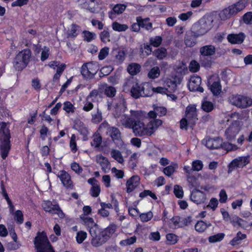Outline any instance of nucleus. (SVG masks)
Returning <instances> with one entry per match:
<instances>
[{"mask_svg":"<svg viewBox=\"0 0 252 252\" xmlns=\"http://www.w3.org/2000/svg\"><path fill=\"white\" fill-rule=\"evenodd\" d=\"M246 238V235L242 233L240 231L238 232L236 236L234 237L233 239L230 242V244L233 246H236L240 243L241 240L245 239Z\"/></svg>","mask_w":252,"mask_h":252,"instance_id":"e433bc0d","label":"nucleus"},{"mask_svg":"<svg viewBox=\"0 0 252 252\" xmlns=\"http://www.w3.org/2000/svg\"><path fill=\"white\" fill-rule=\"evenodd\" d=\"M79 28L76 25H71L67 32V37L75 38L79 33Z\"/></svg>","mask_w":252,"mask_h":252,"instance_id":"2f4dec72","label":"nucleus"},{"mask_svg":"<svg viewBox=\"0 0 252 252\" xmlns=\"http://www.w3.org/2000/svg\"><path fill=\"white\" fill-rule=\"evenodd\" d=\"M109 133L112 138L114 141L119 140L121 137V133L119 129L115 127H111L109 128Z\"/></svg>","mask_w":252,"mask_h":252,"instance_id":"a19ab883","label":"nucleus"},{"mask_svg":"<svg viewBox=\"0 0 252 252\" xmlns=\"http://www.w3.org/2000/svg\"><path fill=\"white\" fill-rule=\"evenodd\" d=\"M154 55L158 59L162 60L166 56V50L164 48L158 49L155 51Z\"/></svg>","mask_w":252,"mask_h":252,"instance_id":"13d9d810","label":"nucleus"},{"mask_svg":"<svg viewBox=\"0 0 252 252\" xmlns=\"http://www.w3.org/2000/svg\"><path fill=\"white\" fill-rule=\"evenodd\" d=\"M201 108L205 112H210L214 109V105L210 101L204 100L202 102Z\"/></svg>","mask_w":252,"mask_h":252,"instance_id":"37998d69","label":"nucleus"},{"mask_svg":"<svg viewBox=\"0 0 252 252\" xmlns=\"http://www.w3.org/2000/svg\"><path fill=\"white\" fill-rule=\"evenodd\" d=\"M93 101L86 98V99L83 102L82 109L86 112H89L93 109L94 105Z\"/></svg>","mask_w":252,"mask_h":252,"instance_id":"58836bf2","label":"nucleus"},{"mask_svg":"<svg viewBox=\"0 0 252 252\" xmlns=\"http://www.w3.org/2000/svg\"><path fill=\"white\" fill-rule=\"evenodd\" d=\"M249 157H241L233 160L229 164L230 168H242L249 163Z\"/></svg>","mask_w":252,"mask_h":252,"instance_id":"412c9836","label":"nucleus"},{"mask_svg":"<svg viewBox=\"0 0 252 252\" xmlns=\"http://www.w3.org/2000/svg\"><path fill=\"white\" fill-rule=\"evenodd\" d=\"M162 41V38L159 36H157L152 37L150 39L151 44L154 47H158L160 45Z\"/></svg>","mask_w":252,"mask_h":252,"instance_id":"0e129e2a","label":"nucleus"},{"mask_svg":"<svg viewBox=\"0 0 252 252\" xmlns=\"http://www.w3.org/2000/svg\"><path fill=\"white\" fill-rule=\"evenodd\" d=\"M201 83V79L198 76H192L190 77L189 83L188 87L189 90L192 92L197 91L201 93L203 92V89L200 87Z\"/></svg>","mask_w":252,"mask_h":252,"instance_id":"ddd939ff","label":"nucleus"},{"mask_svg":"<svg viewBox=\"0 0 252 252\" xmlns=\"http://www.w3.org/2000/svg\"><path fill=\"white\" fill-rule=\"evenodd\" d=\"M81 219L85 224L88 226V227L89 228V232L90 234L92 229L94 227H95L96 229H98L97 225L96 224L94 220L92 218L87 216H84L81 217Z\"/></svg>","mask_w":252,"mask_h":252,"instance_id":"c756f323","label":"nucleus"},{"mask_svg":"<svg viewBox=\"0 0 252 252\" xmlns=\"http://www.w3.org/2000/svg\"><path fill=\"white\" fill-rule=\"evenodd\" d=\"M88 182L92 186L90 190V194L94 197H98L101 190L98 182L94 178H92L88 179Z\"/></svg>","mask_w":252,"mask_h":252,"instance_id":"6ab92c4d","label":"nucleus"},{"mask_svg":"<svg viewBox=\"0 0 252 252\" xmlns=\"http://www.w3.org/2000/svg\"><path fill=\"white\" fill-rule=\"evenodd\" d=\"M112 28L115 31L121 32L126 31L128 29V26L126 24H122L115 22L113 23Z\"/></svg>","mask_w":252,"mask_h":252,"instance_id":"c9c22d12","label":"nucleus"},{"mask_svg":"<svg viewBox=\"0 0 252 252\" xmlns=\"http://www.w3.org/2000/svg\"><path fill=\"white\" fill-rule=\"evenodd\" d=\"M174 193L177 198H182L184 196L182 187L177 185H175L174 187Z\"/></svg>","mask_w":252,"mask_h":252,"instance_id":"864d4df0","label":"nucleus"},{"mask_svg":"<svg viewBox=\"0 0 252 252\" xmlns=\"http://www.w3.org/2000/svg\"><path fill=\"white\" fill-rule=\"evenodd\" d=\"M84 39L87 42H91L96 38V34L89 31L83 32Z\"/></svg>","mask_w":252,"mask_h":252,"instance_id":"09e8293b","label":"nucleus"},{"mask_svg":"<svg viewBox=\"0 0 252 252\" xmlns=\"http://www.w3.org/2000/svg\"><path fill=\"white\" fill-rule=\"evenodd\" d=\"M111 156L120 163H123L124 159L121 152L118 150L112 149L110 153Z\"/></svg>","mask_w":252,"mask_h":252,"instance_id":"f704fd0d","label":"nucleus"},{"mask_svg":"<svg viewBox=\"0 0 252 252\" xmlns=\"http://www.w3.org/2000/svg\"><path fill=\"white\" fill-rule=\"evenodd\" d=\"M34 244L37 252H54L45 232H38Z\"/></svg>","mask_w":252,"mask_h":252,"instance_id":"20e7f679","label":"nucleus"},{"mask_svg":"<svg viewBox=\"0 0 252 252\" xmlns=\"http://www.w3.org/2000/svg\"><path fill=\"white\" fill-rule=\"evenodd\" d=\"M100 39L102 42L107 43L110 41V33L107 30H104L100 34Z\"/></svg>","mask_w":252,"mask_h":252,"instance_id":"052dcab7","label":"nucleus"},{"mask_svg":"<svg viewBox=\"0 0 252 252\" xmlns=\"http://www.w3.org/2000/svg\"><path fill=\"white\" fill-rule=\"evenodd\" d=\"M246 35L243 32L238 34H229L227 39L229 42L233 44H241L245 39Z\"/></svg>","mask_w":252,"mask_h":252,"instance_id":"5701e85b","label":"nucleus"},{"mask_svg":"<svg viewBox=\"0 0 252 252\" xmlns=\"http://www.w3.org/2000/svg\"><path fill=\"white\" fill-rule=\"evenodd\" d=\"M126 7V5L124 4H117L113 7V10L115 13L120 14L125 10Z\"/></svg>","mask_w":252,"mask_h":252,"instance_id":"8fccbe9b","label":"nucleus"},{"mask_svg":"<svg viewBox=\"0 0 252 252\" xmlns=\"http://www.w3.org/2000/svg\"><path fill=\"white\" fill-rule=\"evenodd\" d=\"M98 70L97 64L95 63L89 62L84 63L81 67V74L86 78H92Z\"/></svg>","mask_w":252,"mask_h":252,"instance_id":"1a4fd4ad","label":"nucleus"},{"mask_svg":"<svg viewBox=\"0 0 252 252\" xmlns=\"http://www.w3.org/2000/svg\"><path fill=\"white\" fill-rule=\"evenodd\" d=\"M136 237L135 236L120 241V245L122 246H126L132 245L136 242Z\"/></svg>","mask_w":252,"mask_h":252,"instance_id":"de8ad7c7","label":"nucleus"},{"mask_svg":"<svg viewBox=\"0 0 252 252\" xmlns=\"http://www.w3.org/2000/svg\"><path fill=\"white\" fill-rule=\"evenodd\" d=\"M87 234L85 231H80L78 232L76 237L77 242L79 244L82 243L87 238Z\"/></svg>","mask_w":252,"mask_h":252,"instance_id":"680f3d73","label":"nucleus"},{"mask_svg":"<svg viewBox=\"0 0 252 252\" xmlns=\"http://www.w3.org/2000/svg\"><path fill=\"white\" fill-rule=\"evenodd\" d=\"M149 21V18H142L141 17L136 18V22L139 23L140 27L145 28L146 30H149L152 28V24Z\"/></svg>","mask_w":252,"mask_h":252,"instance_id":"a878e982","label":"nucleus"},{"mask_svg":"<svg viewBox=\"0 0 252 252\" xmlns=\"http://www.w3.org/2000/svg\"><path fill=\"white\" fill-rule=\"evenodd\" d=\"M0 140L2 141V143L0 147V154L2 159H5L8 156L10 149V137L9 130L6 127L5 123L0 124Z\"/></svg>","mask_w":252,"mask_h":252,"instance_id":"7ed1b4c3","label":"nucleus"},{"mask_svg":"<svg viewBox=\"0 0 252 252\" xmlns=\"http://www.w3.org/2000/svg\"><path fill=\"white\" fill-rule=\"evenodd\" d=\"M164 86L167 89V92H174L177 88V84L175 79H166L164 81Z\"/></svg>","mask_w":252,"mask_h":252,"instance_id":"cd10ccee","label":"nucleus"},{"mask_svg":"<svg viewBox=\"0 0 252 252\" xmlns=\"http://www.w3.org/2000/svg\"><path fill=\"white\" fill-rule=\"evenodd\" d=\"M118 103H114L115 109V117L117 120H119L123 126L132 129L133 133L136 136H150L162 124L161 120L156 119L151 120L147 125H145L142 122L128 118L126 115H121L119 112H124L126 109V101L124 98H120L118 99Z\"/></svg>","mask_w":252,"mask_h":252,"instance_id":"f257e3e1","label":"nucleus"},{"mask_svg":"<svg viewBox=\"0 0 252 252\" xmlns=\"http://www.w3.org/2000/svg\"><path fill=\"white\" fill-rule=\"evenodd\" d=\"M116 89L111 86L106 87L104 90V94L108 97H113L116 94Z\"/></svg>","mask_w":252,"mask_h":252,"instance_id":"e2e57ef3","label":"nucleus"},{"mask_svg":"<svg viewBox=\"0 0 252 252\" xmlns=\"http://www.w3.org/2000/svg\"><path fill=\"white\" fill-rule=\"evenodd\" d=\"M209 30V28L206 27V24H204L201 26L198 31L197 35L193 34H187L185 38V44L188 47H192L196 44V36L204 34Z\"/></svg>","mask_w":252,"mask_h":252,"instance_id":"9d476101","label":"nucleus"},{"mask_svg":"<svg viewBox=\"0 0 252 252\" xmlns=\"http://www.w3.org/2000/svg\"><path fill=\"white\" fill-rule=\"evenodd\" d=\"M203 143L209 149L219 148L221 145V142L219 138L206 137L203 140Z\"/></svg>","mask_w":252,"mask_h":252,"instance_id":"4be33fe9","label":"nucleus"},{"mask_svg":"<svg viewBox=\"0 0 252 252\" xmlns=\"http://www.w3.org/2000/svg\"><path fill=\"white\" fill-rule=\"evenodd\" d=\"M116 230V225L115 224H110L102 231L99 228L94 227L91 231L92 245L94 247L102 245L114 234Z\"/></svg>","mask_w":252,"mask_h":252,"instance_id":"f03ea898","label":"nucleus"},{"mask_svg":"<svg viewBox=\"0 0 252 252\" xmlns=\"http://www.w3.org/2000/svg\"><path fill=\"white\" fill-rule=\"evenodd\" d=\"M240 128L237 124L233 123L225 130V135L228 140H232L235 139L236 136L238 133Z\"/></svg>","mask_w":252,"mask_h":252,"instance_id":"aec40b11","label":"nucleus"},{"mask_svg":"<svg viewBox=\"0 0 252 252\" xmlns=\"http://www.w3.org/2000/svg\"><path fill=\"white\" fill-rule=\"evenodd\" d=\"M185 117L188 120L189 124L191 126L195 124L198 120L195 105H190L186 108Z\"/></svg>","mask_w":252,"mask_h":252,"instance_id":"f8f14e48","label":"nucleus"},{"mask_svg":"<svg viewBox=\"0 0 252 252\" xmlns=\"http://www.w3.org/2000/svg\"><path fill=\"white\" fill-rule=\"evenodd\" d=\"M96 161L101 166L102 169L105 172L107 169L110 168V164L106 158L102 156H98L96 157Z\"/></svg>","mask_w":252,"mask_h":252,"instance_id":"393cba45","label":"nucleus"},{"mask_svg":"<svg viewBox=\"0 0 252 252\" xmlns=\"http://www.w3.org/2000/svg\"><path fill=\"white\" fill-rule=\"evenodd\" d=\"M228 100L231 104L240 108H246L252 105V98L244 95L233 94L229 97Z\"/></svg>","mask_w":252,"mask_h":252,"instance_id":"423d86ee","label":"nucleus"},{"mask_svg":"<svg viewBox=\"0 0 252 252\" xmlns=\"http://www.w3.org/2000/svg\"><path fill=\"white\" fill-rule=\"evenodd\" d=\"M190 199L196 204L203 203L206 199L205 193L199 190H195L192 191L190 194Z\"/></svg>","mask_w":252,"mask_h":252,"instance_id":"dca6fc26","label":"nucleus"},{"mask_svg":"<svg viewBox=\"0 0 252 252\" xmlns=\"http://www.w3.org/2000/svg\"><path fill=\"white\" fill-rule=\"evenodd\" d=\"M189 67L190 71L196 72L199 69V64L196 61H192L190 62Z\"/></svg>","mask_w":252,"mask_h":252,"instance_id":"338daca9","label":"nucleus"},{"mask_svg":"<svg viewBox=\"0 0 252 252\" xmlns=\"http://www.w3.org/2000/svg\"><path fill=\"white\" fill-rule=\"evenodd\" d=\"M216 48L212 45H207L200 48V54L204 57H210L214 55L216 52Z\"/></svg>","mask_w":252,"mask_h":252,"instance_id":"b1692460","label":"nucleus"},{"mask_svg":"<svg viewBox=\"0 0 252 252\" xmlns=\"http://www.w3.org/2000/svg\"><path fill=\"white\" fill-rule=\"evenodd\" d=\"M224 237V234L222 233L211 236L209 237L208 240L210 243H216L222 240Z\"/></svg>","mask_w":252,"mask_h":252,"instance_id":"49530a36","label":"nucleus"},{"mask_svg":"<svg viewBox=\"0 0 252 252\" xmlns=\"http://www.w3.org/2000/svg\"><path fill=\"white\" fill-rule=\"evenodd\" d=\"M183 170L185 172L187 180L189 184L192 187L198 185L197 179L196 176L191 172L190 167L189 165H185Z\"/></svg>","mask_w":252,"mask_h":252,"instance_id":"2eb2a0df","label":"nucleus"},{"mask_svg":"<svg viewBox=\"0 0 252 252\" xmlns=\"http://www.w3.org/2000/svg\"><path fill=\"white\" fill-rule=\"evenodd\" d=\"M14 218L18 223L22 224L23 223L24 216L21 211H16L14 214Z\"/></svg>","mask_w":252,"mask_h":252,"instance_id":"3c124183","label":"nucleus"},{"mask_svg":"<svg viewBox=\"0 0 252 252\" xmlns=\"http://www.w3.org/2000/svg\"><path fill=\"white\" fill-rule=\"evenodd\" d=\"M50 54V49L49 47L44 46L42 49V52L41 54V60L43 62L46 60L49 56Z\"/></svg>","mask_w":252,"mask_h":252,"instance_id":"bf43d9fd","label":"nucleus"},{"mask_svg":"<svg viewBox=\"0 0 252 252\" xmlns=\"http://www.w3.org/2000/svg\"><path fill=\"white\" fill-rule=\"evenodd\" d=\"M140 177L137 175H134L129 178L126 182V191L127 193L132 192L140 184Z\"/></svg>","mask_w":252,"mask_h":252,"instance_id":"4468645a","label":"nucleus"},{"mask_svg":"<svg viewBox=\"0 0 252 252\" xmlns=\"http://www.w3.org/2000/svg\"><path fill=\"white\" fill-rule=\"evenodd\" d=\"M203 162L200 160L197 159L193 161L191 163L192 167H190L191 172L201 171L203 169Z\"/></svg>","mask_w":252,"mask_h":252,"instance_id":"ea45409f","label":"nucleus"},{"mask_svg":"<svg viewBox=\"0 0 252 252\" xmlns=\"http://www.w3.org/2000/svg\"><path fill=\"white\" fill-rule=\"evenodd\" d=\"M76 137L75 134H72L70 140L69 146L71 151L75 153L77 151V144L76 142Z\"/></svg>","mask_w":252,"mask_h":252,"instance_id":"603ef678","label":"nucleus"},{"mask_svg":"<svg viewBox=\"0 0 252 252\" xmlns=\"http://www.w3.org/2000/svg\"><path fill=\"white\" fill-rule=\"evenodd\" d=\"M101 142V137L98 134H96L93 136L91 145L95 147H98L100 145Z\"/></svg>","mask_w":252,"mask_h":252,"instance_id":"5fc2aeb1","label":"nucleus"},{"mask_svg":"<svg viewBox=\"0 0 252 252\" xmlns=\"http://www.w3.org/2000/svg\"><path fill=\"white\" fill-rule=\"evenodd\" d=\"M139 217L142 222H147L152 219L153 214L151 211H149L147 213L140 214Z\"/></svg>","mask_w":252,"mask_h":252,"instance_id":"4d7b16f0","label":"nucleus"},{"mask_svg":"<svg viewBox=\"0 0 252 252\" xmlns=\"http://www.w3.org/2000/svg\"><path fill=\"white\" fill-rule=\"evenodd\" d=\"M112 173L118 179H122L124 177V172L123 170L117 169L116 167L112 168Z\"/></svg>","mask_w":252,"mask_h":252,"instance_id":"69168bd1","label":"nucleus"},{"mask_svg":"<svg viewBox=\"0 0 252 252\" xmlns=\"http://www.w3.org/2000/svg\"><path fill=\"white\" fill-rule=\"evenodd\" d=\"M178 167V165L177 163H172L171 165L165 167L163 172L166 175L170 177L173 174Z\"/></svg>","mask_w":252,"mask_h":252,"instance_id":"473e14b6","label":"nucleus"},{"mask_svg":"<svg viewBox=\"0 0 252 252\" xmlns=\"http://www.w3.org/2000/svg\"><path fill=\"white\" fill-rule=\"evenodd\" d=\"M32 56V52L29 49L20 51L16 56L14 61V67L16 70H21L28 64Z\"/></svg>","mask_w":252,"mask_h":252,"instance_id":"39448f33","label":"nucleus"},{"mask_svg":"<svg viewBox=\"0 0 252 252\" xmlns=\"http://www.w3.org/2000/svg\"><path fill=\"white\" fill-rule=\"evenodd\" d=\"M57 176L65 188L69 189H73V184L71 176L66 171L64 170L59 171Z\"/></svg>","mask_w":252,"mask_h":252,"instance_id":"9b49d317","label":"nucleus"},{"mask_svg":"<svg viewBox=\"0 0 252 252\" xmlns=\"http://www.w3.org/2000/svg\"><path fill=\"white\" fill-rule=\"evenodd\" d=\"M160 75V70L158 67L155 66L152 68L148 73V77L150 79H155L158 78Z\"/></svg>","mask_w":252,"mask_h":252,"instance_id":"72a5a7b5","label":"nucleus"},{"mask_svg":"<svg viewBox=\"0 0 252 252\" xmlns=\"http://www.w3.org/2000/svg\"><path fill=\"white\" fill-rule=\"evenodd\" d=\"M127 70L129 74L134 75L140 71V66L137 63H131L128 66Z\"/></svg>","mask_w":252,"mask_h":252,"instance_id":"79ce46f5","label":"nucleus"},{"mask_svg":"<svg viewBox=\"0 0 252 252\" xmlns=\"http://www.w3.org/2000/svg\"><path fill=\"white\" fill-rule=\"evenodd\" d=\"M168 244L169 245H174L178 241V237L174 234L168 233L166 236Z\"/></svg>","mask_w":252,"mask_h":252,"instance_id":"c03bdc74","label":"nucleus"},{"mask_svg":"<svg viewBox=\"0 0 252 252\" xmlns=\"http://www.w3.org/2000/svg\"><path fill=\"white\" fill-rule=\"evenodd\" d=\"M244 1V0L239 1L223 9L220 14V18L223 20L229 18L242 10L246 6Z\"/></svg>","mask_w":252,"mask_h":252,"instance_id":"0eeeda50","label":"nucleus"},{"mask_svg":"<svg viewBox=\"0 0 252 252\" xmlns=\"http://www.w3.org/2000/svg\"><path fill=\"white\" fill-rule=\"evenodd\" d=\"M211 225V223L210 222H206L203 220H199L196 223L194 227L196 231L199 233H202Z\"/></svg>","mask_w":252,"mask_h":252,"instance_id":"bb28decb","label":"nucleus"},{"mask_svg":"<svg viewBox=\"0 0 252 252\" xmlns=\"http://www.w3.org/2000/svg\"><path fill=\"white\" fill-rule=\"evenodd\" d=\"M63 109L67 113H74L75 107L69 101H65L63 103Z\"/></svg>","mask_w":252,"mask_h":252,"instance_id":"6e6d98bb","label":"nucleus"},{"mask_svg":"<svg viewBox=\"0 0 252 252\" xmlns=\"http://www.w3.org/2000/svg\"><path fill=\"white\" fill-rule=\"evenodd\" d=\"M243 21L244 23L247 25L252 24V12H249L246 13L243 16Z\"/></svg>","mask_w":252,"mask_h":252,"instance_id":"774afa93","label":"nucleus"},{"mask_svg":"<svg viewBox=\"0 0 252 252\" xmlns=\"http://www.w3.org/2000/svg\"><path fill=\"white\" fill-rule=\"evenodd\" d=\"M82 7L89 10L92 13H95L98 10L99 0H80Z\"/></svg>","mask_w":252,"mask_h":252,"instance_id":"f3484780","label":"nucleus"},{"mask_svg":"<svg viewBox=\"0 0 252 252\" xmlns=\"http://www.w3.org/2000/svg\"><path fill=\"white\" fill-rule=\"evenodd\" d=\"M75 128L84 136V139L86 140L85 138L88 135L89 132L85 125L82 122H79L75 126Z\"/></svg>","mask_w":252,"mask_h":252,"instance_id":"c85d7f7f","label":"nucleus"},{"mask_svg":"<svg viewBox=\"0 0 252 252\" xmlns=\"http://www.w3.org/2000/svg\"><path fill=\"white\" fill-rule=\"evenodd\" d=\"M210 88L214 95L220 94L221 91V86L219 79L218 78L217 81H214L210 85Z\"/></svg>","mask_w":252,"mask_h":252,"instance_id":"7c9ffc66","label":"nucleus"},{"mask_svg":"<svg viewBox=\"0 0 252 252\" xmlns=\"http://www.w3.org/2000/svg\"><path fill=\"white\" fill-rule=\"evenodd\" d=\"M131 96L135 98L148 96V94L145 92L144 87L137 83L132 86L131 89Z\"/></svg>","mask_w":252,"mask_h":252,"instance_id":"a211bd4d","label":"nucleus"},{"mask_svg":"<svg viewBox=\"0 0 252 252\" xmlns=\"http://www.w3.org/2000/svg\"><path fill=\"white\" fill-rule=\"evenodd\" d=\"M92 121L94 123H98L102 120V112L97 108L95 112L91 113Z\"/></svg>","mask_w":252,"mask_h":252,"instance_id":"4c0bfd02","label":"nucleus"},{"mask_svg":"<svg viewBox=\"0 0 252 252\" xmlns=\"http://www.w3.org/2000/svg\"><path fill=\"white\" fill-rule=\"evenodd\" d=\"M42 207L46 212H49L52 214H57L60 218H63L64 217V214L61 210L59 204L56 202L45 201L42 204Z\"/></svg>","mask_w":252,"mask_h":252,"instance_id":"6e6552de","label":"nucleus"},{"mask_svg":"<svg viewBox=\"0 0 252 252\" xmlns=\"http://www.w3.org/2000/svg\"><path fill=\"white\" fill-rule=\"evenodd\" d=\"M181 218L175 216L171 220L170 226L173 228L182 227L181 222Z\"/></svg>","mask_w":252,"mask_h":252,"instance_id":"a18cd8bd","label":"nucleus"}]
</instances>
